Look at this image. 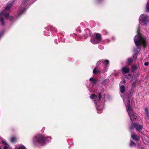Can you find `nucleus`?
<instances>
[{
    "label": "nucleus",
    "instance_id": "21",
    "mask_svg": "<svg viewBox=\"0 0 149 149\" xmlns=\"http://www.w3.org/2000/svg\"><path fill=\"white\" fill-rule=\"evenodd\" d=\"M97 68H95L93 70V73L94 74L95 73H97Z\"/></svg>",
    "mask_w": 149,
    "mask_h": 149
},
{
    "label": "nucleus",
    "instance_id": "28",
    "mask_svg": "<svg viewBox=\"0 0 149 149\" xmlns=\"http://www.w3.org/2000/svg\"><path fill=\"white\" fill-rule=\"evenodd\" d=\"M122 83L123 84H125L126 83L125 80H123Z\"/></svg>",
    "mask_w": 149,
    "mask_h": 149
},
{
    "label": "nucleus",
    "instance_id": "23",
    "mask_svg": "<svg viewBox=\"0 0 149 149\" xmlns=\"http://www.w3.org/2000/svg\"><path fill=\"white\" fill-rule=\"evenodd\" d=\"M25 11V10L23 9L22 10V11L19 13V15H20L22 14Z\"/></svg>",
    "mask_w": 149,
    "mask_h": 149
},
{
    "label": "nucleus",
    "instance_id": "17",
    "mask_svg": "<svg viewBox=\"0 0 149 149\" xmlns=\"http://www.w3.org/2000/svg\"><path fill=\"white\" fill-rule=\"evenodd\" d=\"M96 39L95 38H93L91 40V42L93 44H97V43H94L93 42H95V41H96Z\"/></svg>",
    "mask_w": 149,
    "mask_h": 149
},
{
    "label": "nucleus",
    "instance_id": "27",
    "mask_svg": "<svg viewBox=\"0 0 149 149\" xmlns=\"http://www.w3.org/2000/svg\"><path fill=\"white\" fill-rule=\"evenodd\" d=\"M94 79L93 77H91L90 79V81H92Z\"/></svg>",
    "mask_w": 149,
    "mask_h": 149
},
{
    "label": "nucleus",
    "instance_id": "4",
    "mask_svg": "<svg viewBox=\"0 0 149 149\" xmlns=\"http://www.w3.org/2000/svg\"><path fill=\"white\" fill-rule=\"evenodd\" d=\"M90 98L91 99H94V101L95 103H96V107L97 110L98 111H101L103 109L104 106L103 103L102 104H100V101H104V99L101 100V94L100 93L98 97L97 95L94 94L92 95L90 97Z\"/></svg>",
    "mask_w": 149,
    "mask_h": 149
},
{
    "label": "nucleus",
    "instance_id": "13",
    "mask_svg": "<svg viewBox=\"0 0 149 149\" xmlns=\"http://www.w3.org/2000/svg\"><path fill=\"white\" fill-rule=\"evenodd\" d=\"M120 92L122 93H123L125 91V87L123 85L121 86L120 88Z\"/></svg>",
    "mask_w": 149,
    "mask_h": 149
},
{
    "label": "nucleus",
    "instance_id": "18",
    "mask_svg": "<svg viewBox=\"0 0 149 149\" xmlns=\"http://www.w3.org/2000/svg\"><path fill=\"white\" fill-rule=\"evenodd\" d=\"M130 145L131 146H135V144L132 141H131Z\"/></svg>",
    "mask_w": 149,
    "mask_h": 149
},
{
    "label": "nucleus",
    "instance_id": "30",
    "mask_svg": "<svg viewBox=\"0 0 149 149\" xmlns=\"http://www.w3.org/2000/svg\"><path fill=\"white\" fill-rule=\"evenodd\" d=\"M135 85V83L134 82L133 83V85L134 86Z\"/></svg>",
    "mask_w": 149,
    "mask_h": 149
},
{
    "label": "nucleus",
    "instance_id": "35",
    "mask_svg": "<svg viewBox=\"0 0 149 149\" xmlns=\"http://www.w3.org/2000/svg\"><path fill=\"white\" fill-rule=\"evenodd\" d=\"M121 97H122V95H121Z\"/></svg>",
    "mask_w": 149,
    "mask_h": 149
},
{
    "label": "nucleus",
    "instance_id": "10",
    "mask_svg": "<svg viewBox=\"0 0 149 149\" xmlns=\"http://www.w3.org/2000/svg\"><path fill=\"white\" fill-rule=\"evenodd\" d=\"M2 144L4 146L3 147V149H9V146L8 145L6 141L4 140L2 141Z\"/></svg>",
    "mask_w": 149,
    "mask_h": 149
},
{
    "label": "nucleus",
    "instance_id": "24",
    "mask_svg": "<svg viewBox=\"0 0 149 149\" xmlns=\"http://www.w3.org/2000/svg\"><path fill=\"white\" fill-rule=\"evenodd\" d=\"M96 83V80L94 79L92 81V84H95Z\"/></svg>",
    "mask_w": 149,
    "mask_h": 149
},
{
    "label": "nucleus",
    "instance_id": "20",
    "mask_svg": "<svg viewBox=\"0 0 149 149\" xmlns=\"http://www.w3.org/2000/svg\"><path fill=\"white\" fill-rule=\"evenodd\" d=\"M146 12H148L149 11V5L148 3L146 6Z\"/></svg>",
    "mask_w": 149,
    "mask_h": 149
},
{
    "label": "nucleus",
    "instance_id": "11",
    "mask_svg": "<svg viewBox=\"0 0 149 149\" xmlns=\"http://www.w3.org/2000/svg\"><path fill=\"white\" fill-rule=\"evenodd\" d=\"M129 69L127 67H123L122 69L123 74L128 73L129 72Z\"/></svg>",
    "mask_w": 149,
    "mask_h": 149
},
{
    "label": "nucleus",
    "instance_id": "7",
    "mask_svg": "<svg viewBox=\"0 0 149 149\" xmlns=\"http://www.w3.org/2000/svg\"><path fill=\"white\" fill-rule=\"evenodd\" d=\"M134 127L136 128L137 131H140L142 129L143 126L136 123H133L132 124H131V126L130 127V129H132Z\"/></svg>",
    "mask_w": 149,
    "mask_h": 149
},
{
    "label": "nucleus",
    "instance_id": "3",
    "mask_svg": "<svg viewBox=\"0 0 149 149\" xmlns=\"http://www.w3.org/2000/svg\"><path fill=\"white\" fill-rule=\"evenodd\" d=\"M139 28L138 27L137 31V34L136 35L134 38V40L136 45L137 46L143 45L145 47L146 45V39L142 37L139 33Z\"/></svg>",
    "mask_w": 149,
    "mask_h": 149
},
{
    "label": "nucleus",
    "instance_id": "32",
    "mask_svg": "<svg viewBox=\"0 0 149 149\" xmlns=\"http://www.w3.org/2000/svg\"><path fill=\"white\" fill-rule=\"evenodd\" d=\"M136 77H134V78L133 77V78H132V79H133V78H134V79L136 78Z\"/></svg>",
    "mask_w": 149,
    "mask_h": 149
},
{
    "label": "nucleus",
    "instance_id": "29",
    "mask_svg": "<svg viewBox=\"0 0 149 149\" xmlns=\"http://www.w3.org/2000/svg\"><path fill=\"white\" fill-rule=\"evenodd\" d=\"M100 71L99 70H97V73H100Z\"/></svg>",
    "mask_w": 149,
    "mask_h": 149
},
{
    "label": "nucleus",
    "instance_id": "22",
    "mask_svg": "<svg viewBox=\"0 0 149 149\" xmlns=\"http://www.w3.org/2000/svg\"><path fill=\"white\" fill-rule=\"evenodd\" d=\"M132 61V58H130L128 59V62L129 63H131Z\"/></svg>",
    "mask_w": 149,
    "mask_h": 149
},
{
    "label": "nucleus",
    "instance_id": "1",
    "mask_svg": "<svg viewBox=\"0 0 149 149\" xmlns=\"http://www.w3.org/2000/svg\"><path fill=\"white\" fill-rule=\"evenodd\" d=\"M127 101L125 102L127 111L132 122L137 118L138 115L133 111V109L130 105V101L128 98L127 99Z\"/></svg>",
    "mask_w": 149,
    "mask_h": 149
},
{
    "label": "nucleus",
    "instance_id": "15",
    "mask_svg": "<svg viewBox=\"0 0 149 149\" xmlns=\"http://www.w3.org/2000/svg\"><path fill=\"white\" fill-rule=\"evenodd\" d=\"M137 67L135 65L133 66L132 67L131 71L132 72L134 71L136 69Z\"/></svg>",
    "mask_w": 149,
    "mask_h": 149
},
{
    "label": "nucleus",
    "instance_id": "6",
    "mask_svg": "<svg viewBox=\"0 0 149 149\" xmlns=\"http://www.w3.org/2000/svg\"><path fill=\"white\" fill-rule=\"evenodd\" d=\"M149 22V19L147 16L145 14L141 15L139 18L140 24L142 26H145Z\"/></svg>",
    "mask_w": 149,
    "mask_h": 149
},
{
    "label": "nucleus",
    "instance_id": "12",
    "mask_svg": "<svg viewBox=\"0 0 149 149\" xmlns=\"http://www.w3.org/2000/svg\"><path fill=\"white\" fill-rule=\"evenodd\" d=\"M131 137L134 140H136L137 141L139 140L140 139L139 137L134 134H132Z\"/></svg>",
    "mask_w": 149,
    "mask_h": 149
},
{
    "label": "nucleus",
    "instance_id": "31",
    "mask_svg": "<svg viewBox=\"0 0 149 149\" xmlns=\"http://www.w3.org/2000/svg\"><path fill=\"white\" fill-rule=\"evenodd\" d=\"M123 101H125V99H124L123 97Z\"/></svg>",
    "mask_w": 149,
    "mask_h": 149
},
{
    "label": "nucleus",
    "instance_id": "25",
    "mask_svg": "<svg viewBox=\"0 0 149 149\" xmlns=\"http://www.w3.org/2000/svg\"><path fill=\"white\" fill-rule=\"evenodd\" d=\"M102 33L103 34H106L107 33V31L105 30H103L102 31Z\"/></svg>",
    "mask_w": 149,
    "mask_h": 149
},
{
    "label": "nucleus",
    "instance_id": "2",
    "mask_svg": "<svg viewBox=\"0 0 149 149\" xmlns=\"http://www.w3.org/2000/svg\"><path fill=\"white\" fill-rule=\"evenodd\" d=\"M13 2H9L7 4L5 10L0 13V20L1 22L2 25H4L5 24L3 16H4L6 19H9L10 20H12L13 19V17H10L9 13H6V10H9L13 6Z\"/></svg>",
    "mask_w": 149,
    "mask_h": 149
},
{
    "label": "nucleus",
    "instance_id": "36",
    "mask_svg": "<svg viewBox=\"0 0 149 149\" xmlns=\"http://www.w3.org/2000/svg\"><path fill=\"white\" fill-rule=\"evenodd\" d=\"M0 149H1V148L0 147Z\"/></svg>",
    "mask_w": 149,
    "mask_h": 149
},
{
    "label": "nucleus",
    "instance_id": "26",
    "mask_svg": "<svg viewBox=\"0 0 149 149\" xmlns=\"http://www.w3.org/2000/svg\"><path fill=\"white\" fill-rule=\"evenodd\" d=\"M148 63L147 62H146L144 63V65L146 66H148Z\"/></svg>",
    "mask_w": 149,
    "mask_h": 149
},
{
    "label": "nucleus",
    "instance_id": "16",
    "mask_svg": "<svg viewBox=\"0 0 149 149\" xmlns=\"http://www.w3.org/2000/svg\"><path fill=\"white\" fill-rule=\"evenodd\" d=\"M17 139L16 137H13L11 138L10 141H11L12 142H15Z\"/></svg>",
    "mask_w": 149,
    "mask_h": 149
},
{
    "label": "nucleus",
    "instance_id": "19",
    "mask_svg": "<svg viewBox=\"0 0 149 149\" xmlns=\"http://www.w3.org/2000/svg\"><path fill=\"white\" fill-rule=\"evenodd\" d=\"M17 149H26L25 147L23 145L19 147Z\"/></svg>",
    "mask_w": 149,
    "mask_h": 149
},
{
    "label": "nucleus",
    "instance_id": "5",
    "mask_svg": "<svg viewBox=\"0 0 149 149\" xmlns=\"http://www.w3.org/2000/svg\"><path fill=\"white\" fill-rule=\"evenodd\" d=\"M48 138L50 139V137H46L43 135H37L35 136L33 139V141L34 143H37L41 144H44L46 141H49V140H47Z\"/></svg>",
    "mask_w": 149,
    "mask_h": 149
},
{
    "label": "nucleus",
    "instance_id": "14",
    "mask_svg": "<svg viewBox=\"0 0 149 149\" xmlns=\"http://www.w3.org/2000/svg\"><path fill=\"white\" fill-rule=\"evenodd\" d=\"M145 114L146 115V117L148 118H149V112L148 111V109L146 108H145Z\"/></svg>",
    "mask_w": 149,
    "mask_h": 149
},
{
    "label": "nucleus",
    "instance_id": "33",
    "mask_svg": "<svg viewBox=\"0 0 149 149\" xmlns=\"http://www.w3.org/2000/svg\"><path fill=\"white\" fill-rule=\"evenodd\" d=\"M97 112H98V113H101V112H100L98 111Z\"/></svg>",
    "mask_w": 149,
    "mask_h": 149
},
{
    "label": "nucleus",
    "instance_id": "34",
    "mask_svg": "<svg viewBox=\"0 0 149 149\" xmlns=\"http://www.w3.org/2000/svg\"><path fill=\"white\" fill-rule=\"evenodd\" d=\"M136 77H137V76H138L137 74H136Z\"/></svg>",
    "mask_w": 149,
    "mask_h": 149
},
{
    "label": "nucleus",
    "instance_id": "8",
    "mask_svg": "<svg viewBox=\"0 0 149 149\" xmlns=\"http://www.w3.org/2000/svg\"><path fill=\"white\" fill-rule=\"evenodd\" d=\"M103 62V63L104 65H106L105 67L104 68V70L105 71L106 70V67L108 65H109V62L108 60H105L104 61H103L102 60H100L97 63V64L98 65H100L101 63Z\"/></svg>",
    "mask_w": 149,
    "mask_h": 149
},
{
    "label": "nucleus",
    "instance_id": "9",
    "mask_svg": "<svg viewBox=\"0 0 149 149\" xmlns=\"http://www.w3.org/2000/svg\"><path fill=\"white\" fill-rule=\"evenodd\" d=\"M96 41L93 42L94 43H99L101 40V36L100 34L96 33L95 34Z\"/></svg>",
    "mask_w": 149,
    "mask_h": 149
}]
</instances>
